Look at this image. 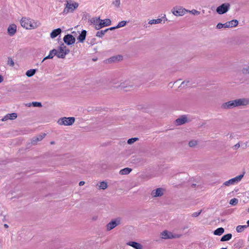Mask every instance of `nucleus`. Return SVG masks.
Returning <instances> with one entry per match:
<instances>
[{
  "mask_svg": "<svg viewBox=\"0 0 249 249\" xmlns=\"http://www.w3.org/2000/svg\"><path fill=\"white\" fill-rule=\"evenodd\" d=\"M4 227L5 228H7L8 226V225L6 224H4Z\"/></svg>",
  "mask_w": 249,
  "mask_h": 249,
  "instance_id": "obj_52",
  "label": "nucleus"
},
{
  "mask_svg": "<svg viewBox=\"0 0 249 249\" xmlns=\"http://www.w3.org/2000/svg\"><path fill=\"white\" fill-rule=\"evenodd\" d=\"M56 49H53L51 50L48 56H46L42 60V62L48 59H52L54 56H56Z\"/></svg>",
  "mask_w": 249,
  "mask_h": 249,
  "instance_id": "obj_22",
  "label": "nucleus"
},
{
  "mask_svg": "<svg viewBox=\"0 0 249 249\" xmlns=\"http://www.w3.org/2000/svg\"><path fill=\"white\" fill-rule=\"evenodd\" d=\"M86 36V31L85 30H83L78 36V39L79 40V41L83 42L85 39Z\"/></svg>",
  "mask_w": 249,
  "mask_h": 249,
  "instance_id": "obj_25",
  "label": "nucleus"
},
{
  "mask_svg": "<svg viewBox=\"0 0 249 249\" xmlns=\"http://www.w3.org/2000/svg\"><path fill=\"white\" fill-rule=\"evenodd\" d=\"M108 31V29H106L105 30H101L99 31H98L96 33V36L98 37H102L105 33Z\"/></svg>",
  "mask_w": 249,
  "mask_h": 249,
  "instance_id": "obj_30",
  "label": "nucleus"
},
{
  "mask_svg": "<svg viewBox=\"0 0 249 249\" xmlns=\"http://www.w3.org/2000/svg\"><path fill=\"white\" fill-rule=\"evenodd\" d=\"M201 213V211H200L197 212H195L192 214V215L193 217H196L198 216Z\"/></svg>",
  "mask_w": 249,
  "mask_h": 249,
  "instance_id": "obj_45",
  "label": "nucleus"
},
{
  "mask_svg": "<svg viewBox=\"0 0 249 249\" xmlns=\"http://www.w3.org/2000/svg\"><path fill=\"white\" fill-rule=\"evenodd\" d=\"M17 114L16 113H12L6 114L4 117H3L1 120L2 121H6L8 120H15L17 118Z\"/></svg>",
  "mask_w": 249,
  "mask_h": 249,
  "instance_id": "obj_17",
  "label": "nucleus"
},
{
  "mask_svg": "<svg viewBox=\"0 0 249 249\" xmlns=\"http://www.w3.org/2000/svg\"><path fill=\"white\" fill-rule=\"evenodd\" d=\"M75 119L73 117H62L57 121L58 124H72Z\"/></svg>",
  "mask_w": 249,
  "mask_h": 249,
  "instance_id": "obj_8",
  "label": "nucleus"
},
{
  "mask_svg": "<svg viewBox=\"0 0 249 249\" xmlns=\"http://www.w3.org/2000/svg\"><path fill=\"white\" fill-rule=\"evenodd\" d=\"M244 177L243 174L240 175L235 177L234 178H231L228 181H225L223 185L225 186H230L231 185H234L239 182Z\"/></svg>",
  "mask_w": 249,
  "mask_h": 249,
  "instance_id": "obj_9",
  "label": "nucleus"
},
{
  "mask_svg": "<svg viewBox=\"0 0 249 249\" xmlns=\"http://www.w3.org/2000/svg\"><path fill=\"white\" fill-rule=\"evenodd\" d=\"M138 140V138H132L128 140L127 143L129 144H131L136 142Z\"/></svg>",
  "mask_w": 249,
  "mask_h": 249,
  "instance_id": "obj_42",
  "label": "nucleus"
},
{
  "mask_svg": "<svg viewBox=\"0 0 249 249\" xmlns=\"http://www.w3.org/2000/svg\"><path fill=\"white\" fill-rule=\"evenodd\" d=\"M191 83L189 80H185L182 82L180 85V86L179 87V88H184L187 86H190Z\"/></svg>",
  "mask_w": 249,
  "mask_h": 249,
  "instance_id": "obj_32",
  "label": "nucleus"
},
{
  "mask_svg": "<svg viewBox=\"0 0 249 249\" xmlns=\"http://www.w3.org/2000/svg\"><path fill=\"white\" fill-rule=\"evenodd\" d=\"M241 72L243 74H249V66L243 67L241 70Z\"/></svg>",
  "mask_w": 249,
  "mask_h": 249,
  "instance_id": "obj_35",
  "label": "nucleus"
},
{
  "mask_svg": "<svg viewBox=\"0 0 249 249\" xmlns=\"http://www.w3.org/2000/svg\"><path fill=\"white\" fill-rule=\"evenodd\" d=\"M7 64L12 67L15 66V62L11 57H8Z\"/></svg>",
  "mask_w": 249,
  "mask_h": 249,
  "instance_id": "obj_33",
  "label": "nucleus"
},
{
  "mask_svg": "<svg viewBox=\"0 0 249 249\" xmlns=\"http://www.w3.org/2000/svg\"><path fill=\"white\" fill-rule=\"evenodd\" d=\"M118 87L119 89L127 91L134 87V84L129 78H121Z\"/></svg>",
  "mask_w": 249,
  "mask_h": 249,
  "instance_id": "obj_4",
  "label": "nucleus"
},
{
  "mask_svg": "<svg viewBox=\"0 0 249 249\" xmlns=\"http://www.w3.org/2000/svg\"><path fill=\"white\" fill-rule=\"evenodd\" d=\"M3 80L2 76L0 75V83H1Z\"/></svg>",
  "mask_w": 249,
  "mask_h": 249,
  "instance_id": "obj_50",
  "label": "nucleus"
},
{
  "mask_svg": "<svg viewBox=\"0 0 249 249\" xmlns=\"http://www.w3.org/2000/svg\"><path fill=\"white\" fill-rule=\"evenodd\" d=\"M107 187V183L105 181H102L100 183L99 188L101 189H106Z\"/></svg>",
  "mask_w": 249,
  "mask_h": 249,
  "instance_id": "obj_36",
  "label": "nucleus"
},
{
  "mask_svg": "<svg viewBox=\"0 0 249 249\" xmlns=\"http://www.w3.org/2000/svg\"><path fill=\"white\" fill-rule=\"evenodd\" d=\"M249 104V100L247 98H238L231 100L221 104V108L222 109L228 110L242 106H246Z\"/></svg>",
  "mask_w": 249,
  "mask_h": 249,
  "instance_id": "obj_1",
  "label": "nucleus"
},
{
  "mask_svg": "<svg viewBox=\"0 0 249 249\" xmlns=\"http://www.w3.org/2000/svg\"><path fill=\"white\" fill-rule=\"evenodd\" d=\"M163 190L162 188H159L155 190H153L151 195L154 197L160 196L163 195Z\"/></svg>",
  "mask_w": 249,
  "mask_h": 249,
  "instance_id": "obj_18",
  "label": "nucleus"
},
{
  "mask_svg": "<svg viewBox=\"0 0 249 249\" xmlns=\"http://www.w3.org/2000/svg\"><path fill=\"white\" fill-rule=\"evenodd\" d=\"M238 202V200L236 198H232L230 201V204L232 206H235Z\"/></svg>",
  "mask_w": 249,
  "mask_h": 249,
  "instance_id": "obj_37",
  "label": "nucleus"
},
{
  "mask_svg": "<svg viewBox=\"0 0 249 249\" xmlns=\"http://www.w3.org/2000/svg\"><path fill=\"white\" fill-rule=\"evenodd\" d=\"M232 237L231 233H228L223 235L220 239L222 242L227 241L230 240Z\"/></svg>",
  "mask_w": 249,
  "mask_h": 249,
  "instance_id": "obj_26",
  "label": "nucleus"
},
{
  "mask_svg": "<svg viewBox=\"0 0 249 249\" xmlns=\"http://www.w3.org/2000/svg\"><path fill=\"white\" fill-rule=\"evenodd\" d=\"M187 10L182 7H174L171 12L175 16H182L186 13Z\"/></svg>",
  "mask_w": 249,
  "mask_h": 249,
  "instance_id": "obj_11",
  "label": "nucleus"
},
{
  "mask_svg": "<svg viewBox=\"0 0 249 249\" xmlns=\"http://www.w3.org/2000/svg\"><path fill=\"white\" fill-rule=\"evenodd\" d=\"M127 245H129L135 249H142V246L139 243L131 241L126 243Z\"/></svg>",
  "mask_w": 249,
  "mask_h": 249,
  "instance_id": "obj_19",
  "label": "nucleus"
},
{
  "mask_svg": "<svg viewBox=\"0 0 249 249\" xmlns=\"http://www.w3.org/2000/svg\"><path fill=\"white\" fill-rule=\"evenodd\" d=\"M17 32V26L14 24H11L9 26L7 29V33L8 35L12 36H13Z\"/></svg>",
  "mask_w": 249,
  "mask_h": 249,
  "instance_id": "obj_16",
  "label": "nucleus"
},
{
  "mask_svg": "<svg viewBox=\"0 0 249 249\" xmlns=\"http://www.w3.org/2000/svg\"><path fill=\"white\" fill-rule=\"evenodd\" d=\"M63 40L66 44L71 45L75 42V39L72 35L68 34L64 37Z\"/></svg>",
  "mask_w": 249,
  "mask_h": 249,
  "instance_id": "obj_14",
  "label": "nucleus"
},
{
  "mask_svg": "<svg viewBox=\"0 0 249 249\" xmlns=\"http://www.w3.org/2000/svg\"><path fill=\"white\" fill-rule=\"evenodd\" d=\"M186 12L191 13L192 14L194 15H198L200 14V12H199L195 9H193L192 10H187Z\"/></svg>",
  "mask_w": 249,
  "mask_h": 249,
  "instance_id": "obj_39",
  "label": "nucleus"
},
{
  "mask_svg": "<svg viewBox=\"0 0 249 249\" xmlns=\"http://www.w3.org/2000/svg\"><path fill=\"white\" fill-rule=\"evenodd\" d=\"M45 135L46 134L44 133L39 135L38 136L34 138L32 140V143L34 144H36L37 142L42 140Z\"/></svg>",
  "mask_w": 249,
  "mask_h": 249,
  "instance_id": "obj_24",
  "label": "nucleus"
},
{
  "mask_svg": "<svg viewBox=\"0 0 249 249\" xmlns=\"http://www.w3.org/2000/svg\"><path fill=\"white\" fill-rule=\"evenodd\" d=\"M65 5V8L62 13L64 15L73 12L79 6L78 3L72 0H67Z\"/></svg>",
  "mask_w": 249,
  "mask_h": 249,
  "instance_id": "obj_3",
  "label": "nucleus"
},
{
  "mask_svg": "<svg viewBox=\"0 0 249 249\" xmlns=\"http://www.w3.org/2000/svg\"><path fill=\"white\" fill-rule=\"evenodd\" d=\"M84 184H85V182L83 181H80V182L79 183V186H82V185H84Z\"/></svg>",
  "mask_w": 249,
  "mask_h": 249,
  "instance_id": "obj_48",
  "label": "nucleus"
},
{
  "mask_svg": "<svg viewBox=\"0 0 249 249\" xmlns=\"http://www.w3.org/2000/svg\"><path fill=\"white\" fill-rule=\"evenodd\" d=\"M62 30L60 28H57L52 31L50 34V37L52 38L56 37L58 35L60 34Z\"/></svg>",
  "mask_w": 249,
  "mask_h": 249,
  "instance_id": "obj_21",
  "label": "nucleus"
},
{
  "mask_svg": "<svg viewBox=\"0 0 249 249\" xmlns=\"http://www.w3.org/2000/svg\"><path fill=\"white\" fill-rule=\"evenodd\" d=\"M91 22L94 25L96 30H99L104 27L103 21L100 18H93L90 20Z\"/></svg>",
  "mask_w": 249,
  "mask_h": 249,
  "instance_id": "obj_10",
  "label": "nucleus"
},
{
  "mask_svg": "<svg viewBox=\"0 0 249 249\" xmlns=\"http://www.w3.org/2000/svg\"><path fill=\"white\" fill-rule=\"evenodd\" d=\"M227 22L228 28L234 27L237 26L238 24V21L236 19H233Z\"/></svg>",
  "mask_w": 249,
  "mask_h": 249,
  "instance_id": "obj_23",
  "label": "nucleus"
},
{
  "mask_svg": "<svg viewBox=\"0 0 249 249\" xmlns=\"http://www.w3.org/2000/svg\"><path fill=\"white\" fill-rule=\"evenodd\" d=\"M69 52L70 50L64 44H62L56 49V56L59 58H65Z\"/></svg>",
  "mask_w": 249,
  "mask_h": 249,
  "instance_id": "obj_6",
  "label": "nucleus"
},
{
  "mask_svg": "<svg viewBox=\"0 0 249 249\" xmlns=\"http://www.w3.org/2000/svg\"><path fill=\"white\" fill-rule=\"evenodd\" d=\"M132 171V169L130 168H125L120 171V174L121 175H127L130 173Z\"/></svg>",
  "mask_w": 249,
  "mask_h": 249,
  "instance_id": "obj_27",
  "label": "nucleus"
},
{
  "mask_svg": "<svg viewBox=\"0 0 249 249\" xmlns=\"http://www.w3.org/2000/svg\"><path fill=\"white\" fill-rule=\"evenodd\" d=\"M224 232V230L223 228H219L215 230L214 231V234L216 235H220Z\"/></svg>",
  "mask_w": 249,
  "mask_h": 249,
  "instance_id": "obj_29",
  "label": "nucleus"
},
{
  "mask_svg": "<svg viewBox=\"0 0 249 249\" xmlns=\"http://www.w3.org/2000/svg\"><path fill=\"white\" fill-rule=\"evenodd\" d=\"M32 106L34 107H42V104L40 102H32Z\"/></svg>",
  "mask_w": 249,
  "mask_h": 249,
  "instance_id": "obj_41",
  "label": "nucleus"
},
{
  "mask_svg": "<svg viewBox=\"0 0 249 249\" xmlns=\"http://www.w3.org/2000/svg\"><path fill=\"white\" fill-rule=\"evenodd\" d=\"M104 27L109 26L111 23V21L110 19L109 18H106L105 19L103 20Z\"/></svg>",
  "mask_w": 249,
  "mask_h": 249,
  "instance_id": "obj_38",
  "label": "nucleus"
},
{
  "mask_svg": "<svg viewBox=\"0 0 249 249\" xmlns=\"http://www.w3.org/2000/svg\"><path fill=\"white\" fill-rule=\"evenodd\" d=\"M26 107H30L31 106H32V103H27L26 104Z\"/></svg>",
  "mask_w": 249,
  "mask_h": 249,
  "instance_id": "obj_47",
  "label": "nucleus"
},
{
  "mask_svg": "<svg viewBox=\"0 0 249 249\" xmlns=\"http://www.w3.org/2000/svg\"><path fill=\"white\" fill-rule=\"evenodd\" d=\"M247 224H248L247 226H248V227H249V220L247 221Z\"/></svg>",
  "mask_w": 249,
  "mask_h": 249,
  "instance_id": "obj_51",
  "label": "nucleus"
},
{
  "mask_svg": "<svg viewBox=\"0 0 249 249\" xmlns=\"http://www.w3.org/2000/svg\"><path fill=\"white\" fill-rule=\"evenodd\" d=\"M197 141L195 140H192L189 142V145L190 147H194L197 144Z\"/></svg>",
  "mask_w": 249,
  "mask_h": 249,
  "instance_id": "obj_43",
  "label": "nucleus"
},
{
  "mask_svg": "<svg viewBox=\"0 0 249 249\" xmlns=\"http://www.w3.org/2000/svg\"><path fill=\"white\" fill-rule=\"evenodd\" d=\"M36 71L35 69H31V70H28L26 72V75L28 77H31L35 74Z\"/></svg>",
  "mask_w": 249,
  "mask_h": 249,
  "instance_id": "obj_31",
  "label": "nucleus"
},
{
  "mask_svg": "<svg viewBox=\"0 0 249 249\" xmlns=\"http://www.w3.org/2000/svg\"><path fill=\"white\" fill-rule=\"evenodd\" d=\"M234 147H235V149L238 148L240 147V144H239V143H237V144H236L234 145Z\"/></svg>",
  "mask_w": 249,
  "mask_h": 249,
  "instance_id": "obj_49",
  "label": "nucleus"
},
{
  "mask_svg": "<svg viewBox=\"0 0 249 249\" xmlns=\"http://www.w3.org/2000/svg\"><path fill=\"white\" fill-rule=\"evenodd\" d=\"M120 224V219L116 218L111 220L107 225V230L109 231Z\"/></svg>",
  "mask_w": 249,
  "mask_h": 249,
  "instance_id": "obj_13",
  "label": "nucleus"
},
{
  "mask_svg": "<svg viewBox=\"0 0 249 249\" xmlns=\"http://www.w3.org/2000/svg\"><path fill=\"white\" fill-rule=\"evenodd\" d=\"M178 81H176V82H175V84L177 83L178 82Z\"/></svg>",
  "mask_w": 249,
  "mask_h": 249,
  "instance_id": "obj_53",
  "label": "nucleus"
},
{
  "mask_svg": "<svg viewBox=\"0 0 249 249\" xmlns=\"http://www.w3.org/2000/svg\"><path fill=\"white\" fill-rule=\"evenodd\" d=\"M163 19V23H165V21L167 20V18H166L165 15H164V16L162 18H158V19H153L149 20L148 22V23L151 25L160 24V23H161Z\"/></svg>",
  "mask_w": 249,
  "mask_h": 249,
  "instance_id": "obj_15",
  "label": "nucleus"
},
{
  "mask_svg": "<svg viewBox=\"0 0 249 249\" xmlns=\"http://www.w3.org/2000/svg\"><path fill=\"white\" fill-rule=\"evenodd\" d=\"M216 28L218 29H220L222 28H228L227 22H226V23L223 24L219 23L217 24Z\"/></svg>",
  "mask_w": 249,
  "mask_h": 249,
  "instance_id": "obj_34",
  "label": "nucleus"
},
{
  "mask_svg": "<svg viewBox=\"0 0 249 249\" xmlns=\"http://www.w3.org/2000/svg\"><path fill=\"white\" fill-rule=\"evenodd\" d=\"M117 26H115V27H110L109 28H107V29H108V30H113L114 29H117Z\"/></svg>",
  "mask_w": 249,
  "mask_h": 249,
  "instance_id": "obj_46",
  "label": "nucleus"
},
{
  "mask_svg": "<svg viewBox=\"0 0 249 249\" xmlns=\"http://www.w3.org/2000/svg\"><path fill=\"white\" fill-rule=\"evenodd\" d=\"M230 6L229 3H224L216 8V11L219 15L225 14L230 10Z\"/></svg>",
  "mask_w": 249,
  "mask_h": 249,
  "instance_id": "obj_7",
  "label": "nucleus"
},
{
  "mask_svg": "<svg viewBox=\"0 0 249 249\" xmlns=\"http://www.w3.org/2000/svg\"><path fill=\"white\" fill-rule=\"evenodd\" d=\"M22 27L26 29L31 30L38 28L41 25L38 20H34L28 18H22L20 20Z\"/></svg>",
  "mask_w": 249,
  "mask_h": 249,
  "instance_id": "obj_2",
  "label": "nucleus"
},
{
  "mask_svg": "<svg viewBox=\"0 0 249 249\" xmlns=\"http://www.w3.org/2000/svg\"><path fill=\"white\" fill-rule=\"evenodd\" d=\"M113 4L116 7H119L120 4V0H115Z\"/></svg>",
  "mask_w": 249,
  "mask_h": 249,
  "instance_id": "obj_44",
  "label": "nucleus"
},
{
  "mask_svg": "<svg viewBox=\"0 0 249 249\" xmlns=\"http://www.w3.org/2000/svg\"><path fill=\"white\" fill-rule=\"evenodd\" d=\"M126 24V21L124 20L121 21L119 22L118 25H117V28H119L121 27H123L125 26Z\"/></svg>",
  "mask_w": 249,
  "mask_h": 249,
  "instance_id": "obj_40",
  "label": "nucleus"
},
{
  "mask_svg": "<svg viewBox=\"0 0 249 249\" xmlns=\"http://www.w3.org/2000/svg\"><path fill=\"white\" fill-rule=\"evenodd\" d=\"M248 212H249V208L248 209Z\"/></svg>",
  "mask_w": 249,
  "mask_h": 249,
  "instance_id": "obj_54",
  "label": "nucleus"
},
{
  "mask_svg": "<svg viewBox=\"0 0 249 249\" xmlns=\"http://www.w3.org/2000/svg\"><path fill=\"white\" fill-rule=\"evenodd\" d=\"M195 119V118L190 115H182L176 120L175 123L177 124H183L193 123Z\"/></svg>",
  "mask_w": 249,
  "mask_h": 249,
  "instance_id": "obj_5",
  "label": "nucleus"
},
{
  "mask_svg": "<svg viewBox=\"0 0 249 249\" xmlns=\"http://www.w3.org/2000/svg\"><path fill=\"white\" fill-rule=\"evenodd\" d=\"M121 79V78H113L111 80L110 83L112 85V86H113L114 88L119 89L118 86H119Z\"/></svg>",
  "mask_w": 249,
  "mask_h": 249,
  "instance_id": "obj_20",
  "label": "nucleus"
},
{
  "mask_svg": "<svg viewBox=\"0 0 249 249\" xmlns=\"http://www.w3.org/2000/svg\"><path fill=\"white\" fill-rule=\"evenodd\" d=\"M248 226L246 225H238L236 228V231L237 232H241L243 231Z\"/></svg>",
  "mask_w": 249,
  "mask_h": 249,
  "instance_id": "obj_28",
  "label": "nucleus"
},
{
  "mask_svg": "<svg viewBox=\"0 0 249 249\" xmlns=\"http://www.w3.org/2000/svg\"><path fill=\"white\" fill-rule=\"evenodd\" d=\"M178 237V235L173 234L171 232L167 231H164L160 233V237L164 239L175 238Z\"/></svg>",
  "mask_w": 249,
  "mask_h": 249,
  "instance_id": "obj_12",
  "label": "nucleus"
}]
</instances>
